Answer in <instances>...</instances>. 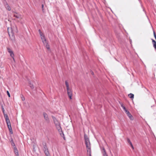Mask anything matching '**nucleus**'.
Instances as JSON below:
<instances>
[{
    "label": "nucleus",
    "instance_id": "f257e3e1",
    "mask_svg": "<svg viewBox=\"0 0 156 156\" xmlns=\"http://www.w3.org/2000/svg\"><path fill=\"white\" fill-rule=\"evenodd\" d=\"M52 117L53 119L54 122L57 128V129L60 135L62 136L63 137L64 140H65L64 135L61 127L60 123L57 119L55 117L53 116H52Z\"/></svg>",
    "mask_w": 156,
    "mask_h": 156
},
{
    "label": "nucleus",
    "instance_id": "f03ea898",
    "mask_svg": "<svg viewBox=\"0 0 156 156\" xmlns=\"http://www.w3.org/2000/svg\"><path fill=\"white\" fill-rule=\"evenodd\" d=\"M84 138L85 141V144L87 148V151L88 152H89V155L91 156V147H90V140H89V138H88L87 135L84 134Z\"/></svg>",
    "mask_w": 156,
    "mask_h": 156
},
{
    "label": "nucleus",
    "instance_id": "7ed1b4c3",
    "mask_svg": "<svg viewBox=\"0 0 156 156\" xmlns=\"http://www.w3.org/2000/svg\"><path fill=\"white\" fill-rule=\"evenodd\" d=\"M42 145L43 146V150L46 156H50L46 142L44 141L42 142Z\"/></svg>",
    "mask_w": 156,
    "mask_h": 156
},
{
    "label": "nucleus",
    "instance_id": "20e7f679",
    "mask_svg": "<svg viewBox=\"0 0 156 156\" xmlns=\"http://www.w3.org/2000/svg\"><path fill=\"white\" fill-rule=\"evenodd\" d=\"M6 119L5 120L7 126H8V128L9 130V132L11 134H12L13 132L12 129V127L11 125L9 119V118L7 116H6Z\"/></svg>",
    "mask_w": 156,
    "mask_h": 156
},
{
    "label": "nucleus",
    "instance_id": "39448f33",
    "mask_svg": "<svg viewBox=\"0 0 156 156\" xmlns=\"http://www.w3.org/2000/svg\"><path fill=\"white\" fill-rule=\"evenodd\" d=\"M11 32L9 30V29H8V33L10 38L12 40H14L15 39L14 35L12 29H10Z\"/></svg>",
    "mask_w": 156,
    "mask_h": 156
},
{
    "label": "nucleus",
    "instance_id": "423d86ee",
    "mask_svg": "<svg viewBox=\"0 0 156 156\" xmlns=\"http://www.w3.org/2000/svg\"><path fill=\"white\" fill-rule=\"evenodd\" d=\"M43 114L46 122L48 123H49L50 122V119L48 115L44 112H43Z\"/></svg>",
    "mask_w": 156,
    "mask_h": 156
},
{
    "label": "nucleus",
    "instance_id": "0eeeda50",
    "mask_svg": "<svg viewBox=\"0 0 156 156\" xmlns=\"http://www.w3.org/2000/svg\"><path fill=\"white\" fill-rule=\"evenodd\" d=\"M67 90L68 96L70 99H72V91L71 89H67Z\"/></svg>",
    "mask_w": 156,
    "mask_h": 156
},
{
    "label": "nucleus",
    "instance_id": "6e6552de",
    "mask_svg": "<svg viewBox=\"0 0 156 156\" xmlns=\"http://www.w3.org/2000/svg\"><path fill=\"white\" fill-rule=\"evenodd\" d=\"M7 49L8 51L10 53L11 57L14 60V54L13 51L9 47H7Z\"/></svg>",
    "mask_w": 156,
    "mask_h": 156
},
{
    "label": "nucleus",
    "instance_id": "1a4fd4ad",
    "mask_svg": "<svg viewBox=\"0 0 156 156\" xmlns=\"http://www.w3.org/2000/svg\"><path fill=\"white\" fill-rule=\"evenodd\" d=\"M41 38L43 44H45V43H46V42H47L46 41V40L44 36V35L41 36Z\"/></svg>",
    "mask_w": 156,
    "mask_h": 156
},
{
    "label": "nucleus",
    "instance_id": "9d476101",
    "mask_svg": "<svg viewBox=\"0 0 156 156\" xmlns=\"http://www.w3.org/2000/svg\"><path fill=\"white\" fill-rule=\"evenodd\" d=\"M127 140L128 143L131 146V147L133 148V149H134L133 146L130 140L129 139V138H127Z\"/></svg>",
    "mask_w": 156,
    "mask_h": 156
},
{
    "label": "nucleus",
    "instance_id": "9b49d317",
    "mask_svg": "<svg viewBox=\"0 0 156 156\" xmlns=\"http://www.w3.org/2000/svg\"><path fill=\"white\" fill-rule=\"evenodd\" d=\"M5 6L6 9L9 11H10L11 8L10 6L8 5L7 3H6L5 5Z\"/></svg>",
    "mask_w": 156,
    "mask_h": 156
},
{
    "label": "nucleus",
    "instance_id": "f8f14e48",
    "mask_svg": "<svg viewBox=\"0 0 156 156\" xmlns=\"http://www.w3.org/2000/svg\"><path fill=\"white\" fill-rule=\"evenodd\" d=\"M126 114L127 115V116L129 117L131 120H133V117L129 112Z\"/></svg>",
    "mask_w": 156,
    "mask_h": 156
},
{
    "label": "nucleus",
    "instance_id": "ddd939ff",
    "mask_svg": "<svg viewBox=\"0 0 156 156\" xmlns=\"http://www.w3.org/2000/svg\"><path fill=\"white\" fill-rule=\"evenodd\" d=\"M152 40L153 45V47L156 50V42L153 39H152Z\"/></svg>",
    "mask_w": 156,
    "mask_h": 156
},
{
    "label": "nucleus",
    "instance_id": "4468645a",
    "mask_svg": "<svg viewBox=\"0 0 156 156\" xmlns=\"http://www.w3.org/2000/svg\"><path fill=\"white\" fill-rule=\"evenodd\" d=\"M14 152H15L16 155L17 156H19V153H18V150H17V148L16 147H14Z\"/></svg>",
    "mask_w": 156,
    "mask_h": 156
},
{
    "label": "nucleus",
    "instance_id": "2eb2a0df",
    "mask_svg": "<svg viewBox=\"0 0 156 156\" xmlns=\"http://www.w3.org/2000/svg\"><path fill=\"white\" fill-rule=\"evenodd\" d=\"M13 16L14 17L17 18H19L21 17L20 16L19 14H18L16 13H15V14H13Z\"/></svg>",
    "mask_w": 156,
    "mask_h": 156
},
{
    "label": "nucleus",
    "instance_id": "dca6fc26",
    "mask_svg": "<svg viewBox=\"0 0 156 156\" xmlns=\"http://www.w3.org/2000/svg\"><path fill=\"white\" fill-rule=\"evenodd\" d=\"M65 84H66V89L70 88H69V83L67 80L65 81Z\"/></svg>",
    "mask_w": 156,
    "mask_h": 156
},
{
    "label": "nucleus",
    "instance_id": "f3484780",
    "mask_svg": "<svg viewBox=\"0 0 156 156\" xmlns=\"http://www.w3.org/2000/svg\"><path fill=\"white\" fill-rule=\"evenodd\" d=\"M2 111L4 115V117L5 118V120H6V116H7L8 117H9L8 116L7 114H5V110H3V111Z\"/></svg>",
    "mask_w": 156,
    "mask_h": 156
},
{
    "label": "nucleus",
    "instance_id": "a211bd4d",
    "mask_svg": "<svg viewBox=\"0 0 156 156\" xmlns=\"http://www.w3.org/2000/svg\"><path fill=\"white\" fill-rule=\"evenodd\" d=\"M10 142L11 143V145L12 146H14L15 145V144H14V142H13V139L12 138H11V139H10Z\"/></svg>",
    "mask_w": 156,
    "mask_h": 156
},
{
    "label": "nucleus",
    "instance_id": "6ab92c4d",
    "mask_svg": "<svg viewBox=\"0 0 156 156\" xmlns=\"http://www.w3.org/2000/svg\"><path fill=\"white\" fill-rule=\"evenodd\" d=\"M29 86L32 89H33L34 88V85L32 84L30 81H29Z\"/></svg>",
    "mask_w": 156,
    "mask_h": 156
},
{
    "label": "nucleus",
    "instance_id": "aec40b11",
    "mask_svg": "<svg viewBox=\"0 0 156 156\" xmlns=\"http://www.w3.org/2000/svg\"><path fill=\"white\" fill-rule=\"evenodd\" d=\"M128 96L131 99H133L134 98V95L132 93L129 94Z\"/></svg>",
    "mask_w": 156,
    "mask_h": 156
},
{
    "label": "nucleus",
    "instance_id": "412c9836",
    "mask_svg": "<svg viewBox=\"0 0 156 156\" xmlns=\"http://www.w3.org/2000/svg\"><path fill=\"white\" fill-rule=\"evenodd\" d=\"M38 31L41 37L44 35V34L42 33L41 30L40 29H39L38 30Z\"/></svg>",
    "mask_w": 156,
    "mask_h": 156
},
{
    "label": "nucleus",
    "instance_id": "4be33fe9",
    "mask_svg": "<svg viewBox=\"0 0 156 156\" xmlns=\"http://www.w3.org/2000/svg\"><path fill=\"white\" fill-rule=\"evenodd\" d=\"M45 44H46V48H47V49H50V48L49 47V46L48 45L47 42H46V43H45Z\"/></svg>",
    "mask_w": 156,
    "mask_h": 156
},
{
    "label": "nucleus",
    "instance_id": "5701e85b",
    "mask_svg": "<svg viewBox=\"0 0 156 156\" xmlns=\"http://www.w3.org/2000/svg\"><path fill=\"white\" fill-rule=\"evenodd\" d=\"M7 94L8 96H9V97H10V94L8 91H7Z\"/></svg>",
    "mask_w": 156,
    "mask_h": 156
},
{
    "label": "nucleus",
    "instance_id": "b1692460",
    "mask_svg": "<svg viewBox=\"0 0 156 156\" xmlns=\"http://www.w3.org/2000/svg\"><path fill=\"white\" fill-rule=\"evenodd\" d=\"M44 5L42 4V10L43 12H44Z\"/></svg>",
    "mask_w": 156,
    "mask_h": 156
},
{
    "label": "nucleus",
    "instance_id": "393cba45",
    "mask_svg": "<svg viewBox=\"0 0 156 156\" xmlns=\"http://www.w3.org/2000/svg\"><path fill=\"white\" fill-rule=\"evenodd\" d=\"M154 36L155 37V38L156 40V34L155 33L154 31Z\"/></svg>",
    "mask_w": 156,
    "mask_h": 156
},
{
    "label": "nucleus",
    "instance_id": "a878e982",
    "mask_svg": "<svg viewBox=\"0 0 156 156\" xmlns=\"http://www.w3.org/2000/svg\"><path fill=\"white\" fill-rule=\"evenodd\" d=\"M103 155L104 156H108V155L106 154V152H105L103 153Z\"/></svg>",
    "mask_w": 156,
    "mask_h": 156
},
{
    "label": "nucleus",
    "instance_id": "bb28decb",
    "mask_svg": "<svg viewBox=\"0 0 156 156\" xmlns=\"http://www.w3.org/2000/svg\"><path fill=\"white\" fill-rule=\"evenodd\" d=\"M1 108H2V111L5 110L4 107L3 106V105H1Z\"/></svg>",
    "mask_w": 156,
    "mask_h": 156
},
{
    "label": "nucleus",
    "instance_id": "cd10ccee",
    "mask_svg": "<svg viewBox=\"0 0 156 156\" xmlns=\"http://www.w3.org/2000/svg\"><path fill=\"white\" fill-rule=\"evenodd\" d=\"M125 113L127 114L129 112L128 111L127 109H126V110L125 111Z\"/></svg>",
    "mask_w": 156,
    "mask_h": 156
},
{
    "label": "nucleus",
    "instance_id": "c85d7f7f",
    "mask_svg": "<svg viewBox=\"0 0 156 156\" xmlns=\"http://www.w3.org/2000/svg\"><path fill=\"white\" fill-rule=\"evenodd\" d=\"M103 150L104 151V153L105 152H106V151H105V149L104 148H103Z\"/></svg>",
    "mask_w": 156,
    "mask_h": 156
},
{
    "label": "nucleus",
    "instance_id": "c756f323",
    "mask_svg": "<svg viewBox=\"0 0 156 156\" xmlns=\"http://www.w3.org/2000/svg\"><path fill=\"white\" fill-rule=\"evenodd\" d=\"M91 74L92 75H93L94 74V73L92 71H91Z\"/></svg>",
    "mask_w": 156,
    "mask_h": 156
},
{
    "label": "nucleus",
    "instance_id": "7c9ffc66",
    "mask_svg": "<svg viewBox=\"0 0 156 156\" xmlns=\"http://www.w3.org/2000/svg\"><path fill=\"white\" fill-rule=\"evenodd\" d=\"M22 100L23 101H24L25 100V98L24 97H23V98H22Z\"/></svg>",
    "mask_w": 156,
    "mask_h": 156
},
{
    "label": "nucleus",
    "instance_id": "2f4dec72",
    "mask_svg": "<svg viewBox=\"0 0 156 156\" xmlns=\"http://www.w3.org/2000/svg\"><path fill=\"white\" fill-rule=\"evenodd\" d=\"M123 109L124 111L126 109L125 107H124V108H123Z\"/></svg>",
    "mask_w": 156,
    "mask_h": 156
},
{
    "label": "nucleus",
    "instance_id": "473e14b6",
    "mask_svg": "<svg viewBox=\"0 0 156 156\" xmlns=\"http://www.w3.org/2000/svg\"><path fill=\"white\" fill-rule=\"evenodd\" d=\"M121 107H123V106H124L123 105H121Z\"/></svg>",
    "mask_w": 156,
    "mask_h": 156
},
{
    "label": "nucleus",
    "instance_id": "72a5a7b5",
    "mask_svg": "<svg viewBox=\"0 0 156 156\" xmlns=\"http://www.w3.org/2000/svg\"><path fill=\"white\" fill-rule=\"evenodd\" d=\"M124 107H125V106H123V107L122 108H124Z\"/></svg>",
    "mask_w": 156,
    "mask_h": 156
}]
</instances>
